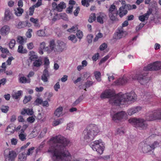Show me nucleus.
Returning a JSON list of instances; mask_svg holds the SVG:
<instances>
[{"instance_id":"9b49d317","label":"nucleus","mask_w":161,"mask_h":161,"mask_svg":"<svg viewBox=\"0 0 161 161\" xmlns=\"http://www.w3.org/2000/svg\"><path fill=\"white\" fill-rule=\"evenodd\" d=\"M126 116V113L124 111H121L114 114L112 118L114 121L117 122L118 120H121L125 119Z\"/></svg>"},{"instance_id":"f03ea898","label":"nucleus","mask_w":161,"mask_h":161,"mask_svg":"<svg viewBox=\"0 0 161 161\" xmlns=\"http://www.w3.org/2000/svg\"><path fill=\"white\" fill-rule=\"evenodd\" d=\"M111 95L109 91H105L101 94L100 97L102 98H110L109 103L116 106L129 105L133 103L136 100L133 92L123 94H119L114 96H112Z\"/></svg>"},{"instance_id":"0eeeda50","label":"nucleus","mask_w":161,"mask_h":161,"mask_svg":"<svg viewBox=\"0 0 161 161\" xmlns=\"http://www.w3.org/2000/svg\"><path fill=\"white\" fill-rule=\"evenodd\" d=\"M90 146L93 150L97 151L100 155L103 153L104 147L101 139L91 142Z\"/></svg>"},{"instance_id":"473e14b6","label":"nucleus","mask_w":161,"mask_h":161,"mask_svg":"<svg viewBox=\"0 0 161 161\" xmlns=\"http://www.w3.org/2000/svg\"><path fill=\"white\" fill-rule=\"evenodd\" d=\"M15 14L17 16H20L23 12V9L20 8H18L15 10Z\"/></svg>"},{"instance_id":"a18cd8bd","label":"nucleus","mask_w":161,"mask_h":161,"mask_svg":"<svg viewBox=\"0 0 161 161\" xmlns=\"http://www.w3.org/2000/svg\"><path fill=\"white\" fill-rule=\"evenodd\" d=\"M9 107L7 106H2L1 108V110L3 112L7 113Z\"/></svg>"},{"instance_id":"39448f33","label":"nucleus","mask_w":161,"mask_h":161,"mask_svg":"<svg viewBox=\"0 0 161 161\" xmlns=\"http://www.w3.org/2000/svg\"><path fill=\"white\" fill-rule=\"evenodd\" d=\"M146 119L147 121L161 120V109L154 110L146 114Z\"/></svg>"},{"instance_id":"dca6fc26","label":"nucleus","mask_w":161,"mask_h":161,"mask_svg":"<svg viewBox=\"0 0 161 161\" xmlns=\"http://www.w3.org/2000/svg\"><path fill=\"white\" fill-rule=\"evenodd\" d=\"M141 109V107L136 106L129 109L127 111V113L129 115H131L138 112Z\"/></svg>"},{"instance_id":"79ce46f5","label":"nucleus","mask_w":161,"mask_h":161,"mask_svg":"<svg viewBox=\"0 0 161 161\" xmlns=\"http://www.w3.org/2000/svg\"><path fill=\"white\" fill-rule=\"evenodd\" d=\"M37 35L40 36H45L46 35L44 30H40L37 31Z\"/></svg>"},{"instance_id":"c03bdc74","label":"nucleus","mask_w":161,"mask_h":161,"mask_svg":"<svg viewBox=\"0 0 161 161\" xmlns=\"http://www.w3.org/2000/svg\"><path fill=\"white\" fill-rule=\"evenodd\" d=\"M104 16L102 15H100L97 17V20L98 22L100 24H103V19Z\"/></svg>"},{"instance_id":"423d86ee","label":"nucleus","mask_w":161,"mask_h":161,"mask_svg":"<svg viewBox=\"0 0 161 161\" xmlns=\"http://www.w3.org/2000/svg\"><path fill=\"white\" fill-rule=\"evenodd\" d=\"M159 144V142L157 141L154 142L150 145L142 142L140 143L139 146L140 148L142 150L144 153H147L158 147Z\"/></svg>"},{"instance_id":"4468645a","label":"nucleus","mask_w":161,"mask_h":161,"mask_svg":"<svg viewBox=\"0 0 161 161\" xmlns=\"http://www.w3.org/2000/svg\"><path fill=\"white\" fill-rule=\"evenodd\" d=\"M17 155L15 151L13 150L9 151L8 155L6 157V161H14Z\"/></svg>"},{"instance_id":"72a5a7b5","label":"nucleus","mask_w":161,"mask_h":161,"mask_svg":"<svg viewBox=\"0 0 161 161\" xmlns=\"http://www.w3.org/2000/svg\"><path fill=\"white\" fill-rule=\"evenodd\" d=\"M84 97L83 95L80 96L77 100H76L75 102H74L73 104L72 105L73 106H75L77 105L80 102H81L83 99Z\"/></svg>"},{"instance_id":"aec40b11","label":"nucleus","mask_w":161,"mask_h":161,"mask_svg":"<svg viewBox=\"0 0 161 161\" xmlns=\"http://www.w3.org/2000/svg\"><path fill=\"white\" fill-rule=\"evenodd\" d=\"M9 31V27L8 25H5L1 29L0 32L2 35H6L8 33Z\"/></svg>"},{"instance_id":"2eb2a0df","label":"nucleus","mask_w":161,"mask_h":161,"mask_svg":"<svg viewBox=\"0 0 161 161\" xmlns=\"http://www.w3.org/2000/svg\"><path fill=\"white\" fill-rule=\"evenodd\" d=\"M152 9H149L147 13L143 15L139 16V19L142 22H143L145 20H147L150 15L152 13Z\"/></svg>"},{"instance_id":"3c124183","label":"nucleus","mask_w":161,"mask_h":161,"mask_svg":"<svg viewBox=\"0 0 161 161\" xmlns=\"http://www.w3.org/2000/svg\"><path fill=\"white\" fill-rule=\"evenodd\" d=\"M76 35L80 39H81L83 36L82 32L80 30L77 31V32L76 34Z\"/></svg>"},{"instance_id":"f8f14e48","label":"nucleus","mask_w":161,"mask_h":161,"mask_svg":"<svg viewBox=\"0 0 161 161\" xmlns=\"http://www.w3.org/2000/svg\"><path fill=\"white\" fill-rule=\"evenodd\" d=\"M58 41H50L49 46L46 47V50L48 53H50L53 50L56 51V47L57 46V42Z\"/></svg>"},{"instance_id":"ea45409f","label":"nucleus","mask_w":161,"mask_h":161,"mask_svg":"<svg viewBox=\"0 0 161 161\" xmlns=\"http://www.w3.org/2000/svg\"><path fill=\"white\" fill-rule=\"evenodd\" d=\"M96 14L95 13L92 14L88 19V21L90 23L92 22L93 21H95L96 19Z\"/></svg>"},{"instance_id":"58836bf2","label":"nucleus","mask_w":161,"mask_h":161,"mask_svg":"<svg viewBox=\"0 0 161 161\" xmlns=\"http://www.w3.org/2000/svg\"><path fill=\"white\" fill-rule=\"evenodd\" d=\"M64 120V119L62 118L55 120L53 122V126H57L62 123Z\"/></svg>"},{"instance_id":"4be33fe9","label":"nucleus","mask_w":161,"mask_h":161,"mask_svg":"<svg viewBox=\"0 0 161 161\" xmlns=\"http://www.w3.org/2000/svg\"><path fill=\"white\" fill-rule=\"evenodd\" d=\"M18 134L19 138L20 140L24 141L26 140V134L23 130H21L19 132Z\"/></svg>"},{"instance_id":"09e8293b","label":"nucleus","mask_w":161,"mask_h":161,"mask_svg":"<svg viewBox=\"0 0 161 161\" xmlns=\"http://www.w3.org/2000/svg\"><path fill=\"white\" fill-rule=\"evenodd\" d=\"M34 149L35 148L33 147H31V148L29 149L26 154V156L32 155L33 153V151L34 150Z\"/></svg>"},{"instance_id":"e2e57ef3","label":"nucleus","mask_w":161,"mask_h":161,"mask_svg":"<svg viewBox=\"0 0 161 161\" xmlns=\"http://www.w3.org/2000/svg\"><path fill=\"white\" fill-rule=\"evenodd\" d=\"M103 36V34L102 33L99 32L96 35L94 40H97L99 39L102 38Z\"/></svg>"},{"instance_id":"1a4fd4ad","label":"nucleus","mask_w":161,"mask_h":161,"mask_svg":"<svg viewBox=\"0 0 161 161\" xmlns=\"http://www.w3.org/2000/svg\"><path fill=\"white\" fill-rule=\"evenodd\" d=\"M44 64L46 66L45 69L44 70L43 74L41 77L42 80L44 82L48 81V79L49 77L50 74L47 70V66L49 64V61L48 59L47 58H44Z\"/></svg>"},{"instance_id":"6ab92c4d","label":"nucleus","mask_w":161,"mask_h":161,"mask_svg":"<svg viewBox=\"0 0 161 161\" xmlns=\"http://www.w3.org/2000/svg\"><path fill=\"white\" fill-rule=\"evenodd\" d=\"M108 14H116V15H118V11L117 10L116 6L113 4L110 6L108 10Z\"/></svg>"},{"instance_id":"774afa93","label":"nucleus","mask_w":161,"mask_h":161,"mask_svg":"<svg viewBox=\"0 0 161 161\" xmlns=\"http://www.w3.org/2000/svg\"><path fill=\"white\" fill-rule=\"evenodd\" d=\"M73 8V6L72 5L70 6L69 7L66 9V12L68 13H71L72 12V10Z\"/></svg>"},{"instance_id":"864d4df0","label":"nucleus","mask_w":161,"mask_h":161,"mask_svg":"<svg viewBox=\"0 0 161 161\" xmlns=\"http://www.w3.org/2000/svg\"><path fill=\"white\" fill-rule=\"evenodd\" d=\"M74 129V125L72 123H69L67 124V129L72 130Z\"/></svg>"},{"instance_id":"c85d7f7f","label":"nucleus","mask_w":161,"mask_h":161,"mask_svg":"<svg viewBox=\"0 0 161 161\" xmlns=\"http://www.w3.org/2000/svg\"><path fill=\"white\" fill-rule=\"evenodd\" d=\"M117 15H116V14H108L110 20L112 21L113 23L119 21V19L117 17Z\"/></svg>"},{"instance_id":"2f4dec72","label":"nucleus","mask_w":161,"mask_h":161,"mask_svg":"<svg viewBox=\"0 0 161 161\" xmlns=\"http://www.w3.org/2000/svg\"><path fill=\"white\" fill-rule=\"evenodd\" d=\"M18 52L21 53H25L27 52V51L25 49H24L23 46L20 45L18 46Z\"/></svg>"},{"instance_id":"69168bd1","label":"nucleus","mask_w":161,"mask_h":161,"mask_svg":"<svg viewBox=\"0 0 161 161\" xmlns=\"http://www.w3.org/2000/svg\"><path fill=\"white\" fill-rule=\"evenodd\" d=\"M80 8L79 7H77L75 10L74 11V15L75 16H77L78 15V14L80 11Z\"/></svg>"},{"instance_id":"a878e982","label":"nucleus","mask_w":161,"mask_h":161,"mask_svg":"<svg viewBox=\"0 0 161 161\" xmlns=\"http://www.w3.org/2000/svg\"><path fill=\"white\" fill-rule=\"evenodd\" d=\"M18 161H25L26 160L27 156L25 152H22L19 153L18 156Z\"/></svg>"},{"instance_id":"680f3d73","label":"nucleus","mask_w":161,"mask_h":161,"mask_svg":"<svg viewBox=\"0 0 161 161\" xmlns=\"http://www.w3.org/2000/svg\"><path fill=\"white\" fill-rule=\"evenodd\" d=\"M107 45L105 43H103L99 47V49L100 50L102 51L107 47Z\"/></svg>"},{"instance_id":"412c9836","label":"nucleus","mask_w":161,"mask_h":161,"mask_svg":"<svg viewBox=\"0 0 161 161\" xmlns=\"http://www.w3.org/2000/svg\"><path fill=\"white\" fill-rule=\"evenodd\" d=\"M12 13L10 12V10L8 9H6L5 12L4 20L8 21L12 18Z\"/></svg>"},{"instance_id":"cd10ccee","label":"nucleus","mask_w":161,"mask_h":161,"mask_svg":"<svg viewBox=\"0 0 161 161\" xmlns=\"http://www.w3.org/2000/svg\"><path fill=\"white\" fill-rule=\"evenodd\" d=\"M33 114V112L32 109L29 108L24 109L21 112V114L22 115H24L27 114L28 115H32Z\"/></svg>"},{"instance_id":"20e7f679","label":"nucleus","mask_w":161,"mask_h":161,"mask_svg":"<svg viewBox=\"0 0 161 161\" xmlns=\"http://www.w3.org/2000/svg\"><path fill=\"white\" fill-rule=\"evenodd\" d=\"M129 122L134 127L141 129H146L147 125L143 119L132 118L129 120Z\"/></svg>"},{"instance_id":"5fc2aeb1","label":"nucleus","mask_w":161,"mask_h":161,"mask_svg":"<svg viewBox=\"0 0 161 161\" xmlns=\"http://www.w3.org/2000/svg\"><path fill=\"white\" fill-rule=\"evenodd\" d=\"M61 18L64 20H67L68 18L67 15L65 13H61L60 14Z\"/></svg>"},{"instance_id":"c756f323","label":"nucleus","mask_w":161,"mask_h":161,"mask_svg":"<svg viewBox=\"0 0 161 161\" xmlns=\"http://www.w3.org/2000/svg\"><path fill=\"white\" fill-rule=\"evenodd\" d=\"M57 11L61 12L63 9L65 8L66 7V4L63 2H61L58 5Z\"/></svg>"},{"instance_id":"bf43d9fd","label":"nucleus","mask_w":161,"mask_h":161,"mask_svg":"<svg viewBox=\"0 0 161 161\" xmlns=\"http://www.w3.org/2000/svg\"><path fill=\"white\" fill-rule=\"evenodd\" d=\"M46 44L45 42H42L41 43L40 45L39 48H40L43 49L44 51H47V50H46Z\"/></svg>"},{"instance_id":"b1692460","label":"nucleus","mask_w":161,"mask_h":161,"mask_svg":"<svg viewBox=\"0 0 161 161\" xmlns=\"http://www.w3.org/2000/svg\"><path fill=\"white\" fill-rule=\"evenodd\" d=\"M119 14L120 18H122L124 16L127 14L128 11L125 9L123 6L121 7L119 9Z\"/></svg>"},{"instance_id":"4d7b16f0","label":"nucleus","mask_w":161,"mask_h":161,"mask_svg":"<svg viewBox=\"0 0 161 161\" xmlns=\"http://www.w3.org/2000/svg\"><path fill=\"white\" fill-rule=\"evenodd\" d=\"M32 30L31 29H29L28 31L26 33V36L28 38H30L31 36V33L32 32Z\"/></svg>"},{"instance_id":"a211bd4d","label":"nucleus","mask_w":161,"mask_h":161,"mask_svg":"<svg viewBox=\"0 0 161 161\" xmlns=\"http://www.w3.org/2000/svg\"><path fill=\"white\" fill-rule=\"evenodd\" d=\"M128 82V80L125 77L122 78H120L115 81V83L117 85H122Z\"/></svg>"},{"instance_id":"338daca9","label":"nucleus","mask_w":161,"mask_h":161,"mask_svg":"<svg viewBox=\"0 0 161 161\" xmlns=\"http://www.w3.org/2000/svg\"><path fill=\"white\" fill-rule=\"evenodd\" d=\"M145 25V24L141 23L136 27V30L138 31L140 30Z\"/></svg>"},{"instance_id":"9d476101","label":"nucleus","mask_w":161,"mask_h":161,"mask_svg":"<svg viewBox=\"0 0 161 161\" xmlns=\"http://www.w3.org/2000/svg\"><path fill=\"white\" fill-rule=\"evenodd\" d=\"M160 69H161V63L156 61L145 67L144 68V70L145 71L157 70Z\"/></svg>"},{"instance_id":"5701e85b","label":"nucleus","mask_w":161,"mask_h":161,"mask_svg":"<svg viewBox=\"0 0 161 161\" xmlns=\"http://www.w3.org/2000/svg\"><path fill=\"white\" fill-rule=\"evenodd\" d=\"M16 129L15 126L14 125L10 124L7 127L6 131L9 134L14 133Z\"/></svg>"},{"instance_id":"e433bc0d","label":"nucleus","mask_w":161,"mask_h":161,"mask_svg":"<svg viewBox=\"0 0 161 161\" xmlns=\"http://www.w3.org/2000/svg\"><path fill=\"white\" fill-rule=\"evenodd\" d=\"M94 0H82L81 1L82 5L84 6H86V7H88L89 6V3L92 2Z\"/></svg>"},{"instance_id":"4c0bfd02","label":"nucleus","mask_w":161,"mask_h":161,"mask_svg":"<svg viewBox=\"0 0 161 161\" xmlns=\"http://www.w3.org/2000/svg\"><path fill=\"white\" fill-rule=\"evenodd\" d=\"M42 63V60L41 59H38L34 61L33 64L34 66L38 67L40 66Z\"/></svg>"},{"instance_id":"6e6d98bb","label":"nucleus","mask_w":161,"mask_h":161,"mask_svg":"<svg viewBox=\"0 0 161 161\" xmlns=\"http://www.w3.org/2000/svg\"><path fill=\"white\" fill-rule=\"evenodd\" d=\"M78 28L76 26H73L71 28L67 30V31L69 32H72L77 31Z\"/></svg>"},{"instance_id":"603ef678","label":"nucleus","mask_w":161,"mask_h":161,"mask_svg":"<svg viewBox=\"0 0 161 161\" xmlns=\"http://www.w3.org/2000/svg\"><path fill=\"white\" fill-rule=\"evenodd\" d=\"M109 58V56L108 55H107L103 58L101 59L99 63V65H101L102 64L106 61Z\"/></svg>"},{"instance_id":"ddd939ff","label":"nucleus","mask_w":161,"mask_h":161,"mask_svg":"<svg viewBox=\"0 0 161 161\" xmlns=\"http://www.w3.org/2000/svg\"><path fill=\"white\" fill-rule=\"evenodd\" d=\"M66 49V44L63 41H58L57 46L56 47V51L59 52H62Z\"/></svg>"},{"instance_id":"f704fd0d","label":"nucleus","mask_w":161,"mask_h":161,"mask_svg":"<svg viewBox=\"0 0 161 161\" xmlns=\"http://www.w3.org/2000/svg\"><path fill=\"white\" fill-rule=\"evenodd\" d=\"M22 91H19L17 92H15L12 95V97L13 98L17 99L22 94Z\"/></svg>"},{"instance_id":"49530a36","label":"nucleus","mask_w":161,"mask_h":161,"mask_svg":"<svg viewBox=\"0 0 161 161\" xmlns=\"http://www.w3.org/2000/svg\"><path fill=\"white\" fill-rule=\"evenodd\" d=\"M25 21L19 22L17 25V27L19 29L23 28L25 26Z\"/></svg>"},{"instance_id":"a19ab883","label":"nucleus","mask_w":161,"mask_h":161,"mask_svg":"<svg viewBox=\"0 0 161 161\" xmlns=\"http://www.w3.org/2000/svg\"><path fill=\"white\" fill-rule=\"evenodd\" d=\"M29 55L30 56V59L31 61L34 60V59L36 58V56L35 55V53L33 51H30L29 52Z\"/></svg>"},{"instance_id":"de8ad7c7","label":"nucleus","mask_w":161,"mask_h":161,"mask_svg":"<svg viewBox=\"0 0 161 161\" xmlns=\"http://www.w3.org/2000/svg\"><path fill=\"white\" fill-rule=\"evenodd\" d=\"M31 99V96H25V97L23 100V103L24 104L27 103L28 102L30 101Z\"/></svg>"},{"instance_id":"13d9d810","label":"nucleus","mask_w":161,"mask_h":161,"mask_svg":"<svg viewBox=\"0 0 161 161\" xmlns=\"http://www.w3.org/2000/svg\"><path fill=\"white\" fill-rule=\"evenodd\" d=\"M93 83L92 81L87 80L85 83V86L86 88L89 87L92 85Z\"/></svg>"},{"instance_id":"052dcab7","label":"nucleus","mask_w":161,"mask_h":161,"mask_svg":"<svg viewBox=\"0 0 161 161\" xmlns=\"http://www.w3.org/2000/svg\"><path fill=\"white\" fill-rule=\"evenodd\" d=\"M99 56V54L98 53L95 54L92 57V59L95 61H96L98 58Z\"/></svg>"},{"instance_id":"7ed1b4c3","label":"nucleus","mask_w":161,"mask_h":161,"mask_svg":"<svg viewBox=\"0 0 161 161\" xmlns=\"http://www.w3.org/2000/svg\"><path fill=\"white\" fill-rule=\"evenodd\" d=\"M97 126L94 124H91L83 131V136L85 141L89 142L92 141L99 132Z\"/></svg>"},{"instance_id":"8fccbe9b","label":"nucleus","mask_w":161,"mask_h":161,"mask_svg":"<svg viewBox=\"0 0 161 161\" xmlns=\"http://www.w3.org/2000/svg\"><path fill=\"white\" fill-rule=\"evenodd\" d=\"M116 133L117 134L119 135H122L124 134V129L123 128H120L117 129Z\"/></svg>"},{"instance_id":"7c9ffc66","label":"nucleus","mask_w":161,"mask_h":161,"mask_svg":"<svg viewBox=\"0 0 161 161\" xmlns=\"http://www.w3.org/2000/svg\"><path fill=\"white\" fill-rule=\"evenodd\" d=\"M30 21L34 24V26L36 27L39 28L40 25L38 23V19H35L33 17H31L30 19Z\"/></svg>"},{"instance_id":"c9c22d12","label":"nucleus","mask_w":161,"mask_h":161,"mask_svg":"<svg viewBox=\"0 0 161 161\" xmlns=\"http://www.w3.org/2000/svg\"><path fill=\"white\" fill-rule=\"evenodd\" d=\"M95 77L96 79L98 81H101V74L100 72L96 71L94 73Z\"/></svg>"},{"instance_id":"393cba45","label":"nucleus","mask_w":161,"mask_h":161,"mask_svg":"<svg viewBox=\"0 0 161 161\" xmlns=\"http://www.w3.org/2000/svg\"><path fill=\"white\" fill-rule=\"evenodd\" d=\"M19 82L22 84L30 83L31 82V79L30 78L27 79L26 77L24 76H19Z\"/></svg>"},{"instance_id":"37998d69","label":"nucleus","mask_w":161,"mask_h":161,"mask_svg":"<svg viewBox=\"0 0 161 161\" xmlns=\"http://www.w3.org/2000/svg\"><path fill=\"white\" fill-rule=\"evenodd\" d=\"M2 53L4 54L5 53L7 55L10 56L11 55V53L9 52L8 50L6 48H4L2 47L1 51Z\"/></svg>"},{"instance_id":"6e6552de","label":"nucleus","mask_w":161,"mask_h":161,"mask_svg":"<svg viewBox=\"0 0 161 161\" xmlns=\"http://www.w3.org/2000/svg\"><path fill=\"white\" fill-rule=\"evenodd\" d=\"M147 74V73L136 74L132 76V79L133 80H137L141 85H144L150 80L148 77L146 76Z\"/></svg>"},{"instance_id":"f3484780","label":"nucleus","mask_w":161,"mask_h":161,"mask_svg":"<svg viewBox=\"0 0 161 161\" xmlns=\"http://www.w3.org/2000/svg\"><path fill=\"white\" fill-rule=\"evenodd\" d=\"M124 31L122 28H121L120 29H118V31L114 34V37L116 39H119L122 37Z\"/></svg>"},{"instance_id":"0e129e2a","label":"nucleus","mask_w":161,"mask_h":161,"mask_svg":"<svg viewBox=\"0 0 161 161\" xmlns=\"http://www.w3.org/2000/svg\"><path fill=\"white\" fill-rule=\"evenodd\" d=\"M35 7L33 6L29 8V15H32L34 13L35 9Z\"/></svg>"},{"instance_id":"bb28decb","label":"nucleus","mask_w":161,"mask_h":161,"mask_svg":"<svg viewBox=\"0 0 161 161\" xmlns=\"http://www.w3.org/2000/svg\"><path fill=\"white\" fill-rule=\"evenodd\" d=\"M63 108L62 107H59L57 108L54 112V114L57 117H60L62 114Z\"/></svg>"},{"instance_id":"f257e3e1","label":"nucleus","mask_w":161,"mask_h":161,"mask_svg":"<svg viewBox=\"0 0 161 161\" xmlns=\"http://www.w3.org/2000/svg\"><path fill=\"white\" fill-rule=\"evenodd\" d=\"M50 146L47 152L51 155L53 161H70V154L67 150L66 147L70 141L64 136L59 135L51 138Z\"/></svg>"}]
</instances>
